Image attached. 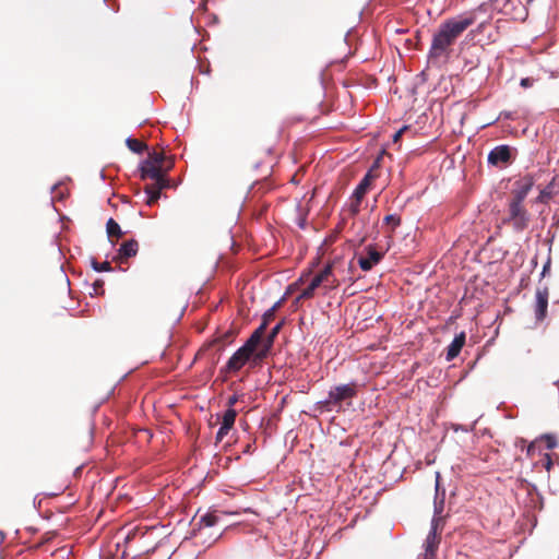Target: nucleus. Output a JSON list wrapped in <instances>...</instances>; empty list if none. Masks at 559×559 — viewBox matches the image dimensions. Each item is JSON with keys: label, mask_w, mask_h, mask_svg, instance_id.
Wrapping results in <instances>:
<instances>
[{"label": "nucleus", "mask_w": 559, "mask_h": 559, "mask_svg": "<svg viewBox=\"0 0 559 559\" xmlns=\"http://www.w3.org/2000/svg\"><path fill=\"white\" fill-rule=\"evenodd\" d=\"M475 21V14L467 12L442 22L432 37L428 52L429 60L435 62L441 57L448 58L451 46Z\"/></svg>", "instance_id": "f257e3e1"}, {"label": "nucleus", "mask_w": 559, "mask_h": 559, "mask_svg": "<svg viewBox=\"0 0 559 559\" xmlns=\"http://www.w3.org/2000/svg\"><path fill=\"white\" fill-rule=\"evenodd\" d=\"M359 390L360 384L356 381L334 385L330 389L328 396L319 402V408L326 412H343L353 406V400Z\"/></svg>", "instance_id": "f03ea898"}, {"label": "nucleus", "mask_w": 559, "mask_h": 559, "mask_svg": "<svg viewBox=\"0 0 559 559\" xmlns=\"http://www.w3.org/2000/svg\"><path fill=\"white\" fill-rule=\"evenodd\" d=\"M503 223L511 225L515 231H523L528 227L530 214L524 203L509 200L507 215Z\"/></svg>", "instance_id": "7ed1b4c3"}, {"label": "nucleus", "mask_w": 559, "mask_h": 559, "mask_svg": "<svg viewBox=\"0 0 559 559\" xmlns=\"http://www.w3.org/2000/svg\"><path fill=\"white\" fill-rule=\"evenodd\" d=\"M140 170L142 179L150 178L154 180L155 183L159 185V189H166L169 187V181L160 166L153 164L151 160H145L142 163Z\"/></svg>", "instance_id": "20e7f679"}, {"label": "nucleus", "mask_w": 559, "mask_h": 559, "mask_svg": "<svg viewBox=\"0 0 559 559\" xmlns=\"http://www.w3.org/2000/svg\"><path fill=\"white\" fill-rule=\"evenodd\" d=\"M535 181L531 175H526L515 181L510 200L524 203Z\"/></svg>", "instance_id": "39448f33"}, {"label": "nucleus", "mask_w": 559, "mask_h": 559, "mask_svg": "<svg viewBox=\"0 0 559 559\" xmlns=\"http://www.w3.org/2000/svg\"><path fill=\"white\" fill-rule=\"evenodd\" d=\"M367 255L358 257V265L365 272L370 271L374 265L379 264L384 257L383 252L378 251L372 245L365 248Z\"/></svg>", "instance_id": "423d86ee"}, {"label": "nucleus", "mask_w": 559, "mask_h": 559, "mask_svg": "<svg viewBox=\"0 0 559 559\" xmlns=\"http://www.w3.org/2000/svg\"><path fill=\"white\" fill-rule=\"evenodd\" d=\"M253 352L248 349L246 346L238 348L226 364V370L228 372L239 371L250 359Z\"/></svg>", "instance_id": "0eeeda50"}, {"label": "nucleus", "mask_w": 559, "mask_h": 559, "mask_svg": "<svg viewBox=\"0 0 559 559\" xmlns=\"http://www.w3.org/2000/svg\"><path fill=\"white\" fill-rule=\"evenodd\" d=\"M549 290L547 286H538L535 293V318L537 321L545 319L548 308Z\"/></svg>", "instance_id": "6e6552de"}, {"label": "nucleus", "mask_w": 559, "mask_h": 559, "mask_svg": "<svg viewBox=\"0 0 559 559\" xmlns=\"http://www.w3.org/2000/svg\"><path fill=\"white\" fill-rule=\"evenodd\" d=\"M488 163L493 166H500L511 160V148L508 145H498L488 154Z\"/></svg>", "instance_id": "1a4fd4ad"}, {"label": "nucleus", "mask_w": 559, "mask_h": 559, "mask_svg": "<svg viewBox=\"0 0 559 559\" xmlns=\"http://www.w3.org/2000/svg\"><path fill=\"white\" fill-rule=\"evenodd\" d=\"M439 544H440V537L437 534V520L433 519L432 527L425 540V559H433L435 558Z\"/></svg>", "instance_id": "9d476101"}, {"label": "nucleus", "mask_w": 559, "mask_h": 559, "mask_svg": "<svg viewBox=\"0 0 559 559\" xmlns=\"http://www.w3.org/2000/svg\"><path fill=\"white\" fill-rule=\"evenodd\" d=\"M465 338L466 336L464 332H461L460 334L455 335V337L453 338V341L451 342L447 349L445 358L448 361H451L459 356L462 347L465 344Z\"/></svg>", "instance_id": "9b49d317"}, {"label": "nucleus", "mask_w": 559, "mask_h": 559, "mask_svg": "<svg viewBox=\"0 0 559 559\" xmlns=\"http://www.w3.org/2000/svg\"><path fill=\"white\" fill-rule=\"evenodd\" d=\"M139 251V243L136 240L131 239L126 242H123L119 250H118V257L119 259H129L132 257H135Z\"/></svg>", "instance_id": "f8f14e48"}, {"label": "nucleus", "mask_w": 559, "mask_h": 559, "mask_svg": "<svg viewBox=\"0 0 559 559\" xmlns=\"http://www.w3.org/2000/svg\"><path fill=\"white\" fill-rule=\"evenodd\" d=\"M371 181H372V175L370 171H368L364 176V178L360 180V182L357 185V187L353 191L352 195L354 198H356L357 200H362L371 185Z\"/></svg>", "instance_id": "ddd939ff"}, {"label": "nucleus", "mask_w": 559, "mask_h": 559, "mask_svg": "<svg viewBox=\"0 0 559 559\" xmlns=\"http://www.w3.org/2000/svg\"><path fill=\"white\" fill-rule=\"evenodd\" d=\"M265 330H266V322H262L261 325L247 340V342L243 344V346H246L251 352H254L257 346L261 342Z\"/></svg>", "instance_id": "4468645a"}, {"label": "nucleus", "mask_w": 559, "mask_h": 559, "mask_svg": "<svg viewBox=\"0 0 559 559\" xmlns=\"http://www.w3.org/2000/svg\"><path fill=\"white\" fill-rule=\"evenodd\" d=\"M320 277H313L310 284L300 293L298 299H309L313 297L316 289L321 286Z\"/></svg>", "instance_id": "2eb2a0df"}, {"label": "nucleus", "mask_w": 559, "mask_h": 559, "mask_svg": "<svg viewBox=\"0 0 559 559\" xmlns=\"http://www.w3.org/2000/svg\"><path fill=\"white\" fill-rule=\"evenodd\" d=\"M163 189H159V185L155 183L154 186H147L145 188V193L147 195L146 204L153 205L157 202V200L160 198V191Z\"/></svg>", "instance_id": "dca6fc26"}, {"label": "nucleus", "mask_w": 559, "mask_h": 559, "mask_svg": "<svg viewBox=\"0 0 559 559\" xmlns=\"http://www.w3.org/2000/svg\"><path fill=\"white\" fill-rule=\"evenodd\" d=\"M219 521V516L215 512H210L201 516L200 525L201 527H211L217 524Z\"/></svg>", "instance_id": "f3484780"}, {"label": "nucleus", "mask_w": 559, "mask_h": 559, "mask_svg": "<svg viewBox=\"0 0 559 559\" xmlns=\"http://www.w3.org/2000/svg\"><path fill=\"white\" fill-rule=\"evenodd\" d=\"M126 144L130 151L138 154L142 153L146 148V145L143 142L132 138H128L126 140Z\"/></svg>", "instance_id": "a211bd4d"}, {"label": "nucleus", "mask_w": 559, "mask_h": 559, "mask_svg": "<svg viewBox=\"0 0 559 559\" xmlns=\"http://www.w3.org/2000/svg\"><path fill=\"white\" fill-rule=\"evenodd\" d=\"M362 200H357L350 195L349 202L346 206V211L350 217H355L360 211V204Z\"/></svg>", "instance_id": "6ab92c4d"}, {"label": "nucleus", "mask_w": 559, "mask_h": 559, "mask_svg": "<svg viewBox=\"0 0 559 559\" xmlns=\"http://www.w3.org/2000/svg\"><path fill=\"white\" fill-rule=\"evenodd\" d=\"M106 230L108 237H120L122 234L119 224L114 218L107 221Z\"/></svg>", "instance_id": "aec40b11"}, {"label": "nucleus", "mask_w": 559, "mask_h": 559, "mask_svg": "<svg viewBox=\"0 0 559 559\" xmlns=\"http://www.w3.org/2000/svg\"><path fill=\"white\" fill-rule=\"evenodd\" d=\"M439 473H437V477H436V491H437V495H436V499H438V491H439ZM443 506H444V493L442 495V498L440 499V501L438 500H435V514L436 515H441L442 511H443Z\"/></svg>", "instance_id": "412c9836"}, {"label": "nucleus", "mask_w": 559, "mask_h": 559, "mask_svg": "<svg viewBox=\"0 0 559 559\" xmlns=\"http://www.w3.org/2000/svg\"><path fill=\"white\" fill-rule=\"evenodd\" d=\"M537 440L538 442H545L546 449L548 450H551L557 447V439L554 435L546 433L540 436V438H538Z\"/></svg>", "instance_id": "4be33fe9"}, {"label": "nucleus", "mask_w": 559, "mask_h": 559, "mask_svg": "<svg viewBox=\"0 0 559 559\" xmlns=\"http://www.w3.org/2000/svg\"><path fill=\"white\" fill-rule=\"evenodd\" d=\"M384 223L391 226L390 233H393L395 228L401 225V217L395 214H390L384 217Z\"/></svg>", "instance_id": "5701e85b"}, {"label": "nucleus", "mask_w": 559, "mask_h": 559, "mask_svg": "<svg viewBox=\"0 0 559 559\" xmlns=\"http://www.w3.org/2000/svg\"><path fill=\"white\" fill-rule=\"evenodd\" d=\"M222 423H223V425L216 435V441H218V442L222 441L224 439V437L229 432V430L233 428V425L235 421H222Z\"/></svg>", "instance_id": "b1692460"}, {"label": "nucleus", "mask_w": 559, "mask_h": 559, "mask_svg": "<svg viewBox=\"0 0 559 559\" xmlns=\"http://www.w3.org/2000/svg\"><path fill=\"white\" fill-rule=\"evenodd\" d=\"M475 423L476 421H473L468 425H460L457 423H451V426L450 428L454 431V432H459L460 430L461 431H464V432H468V431H472L475 427Z\"/></svg>", "instance_id": "393cba45"}, {"label": "nucleus", "mask_w": 559, "mask_h": 559, "mask_svg": "<svg viewBox=\"0 0 559 559\" xmlns=\"http://www.w3.org/2000/svg\"><path fill=\"white\" fill-rule=\"evenodd\" d=\"M92 267L96 272H108V271H111L110 263L107 262V261H105V262H97L96 260H92Z\"/></svg>", "instance_id": "a878e982"}, {"label": "nucleus", "mask_w": 559, "mask_h": 559, "mask_svg": "<svg viewBox=\"0 0 559 559\" xmlns=\"http://www.w3.org/2000/svg\"><path fill=\"white\" fill-rule=\"evenodd\" d=\"M332 276V264H328L324 269L319 272L316 277H320L321 283L329 282V278Z\"/></svg>", "instance_id": "bb28decb"}, {"label": "nucleus", "mask_w": 559, "mask_h": 559, "mask_svg": "<svg viewBox=\"0 0 559 559\" xmlns=\"http://www.w3.org/2000/svg\"><path fill=\"white\" fill-rule=\"evenodd\" d=\"M164 154L163 153H159V152H153V153H150L148 155V159L147 160H151L153 164L155 165H158L162 167V164L164 162Z\"/></svg>", "instance_id": "cd10ccee"}, {"label": "nucleus", "mask_w": 559, "mask_h": 559, "mask_svg": "<svg viewBox=\"0 0 559 559\" xmlns=\"http://www.w3.org/2000/svg\"><path fill=\"white\" fill-rule=\"evenodd\" d=\"M282 326H283V322H280V323H277V324H276V325L271 330V332H270V334H269V337H267V342H269V344H270V345L273 343L274 338L276 337V335H277V334H278V332L281 331Z\"/></svg>", "instance_id": "c85d7f7f"}, {"label": "nucleus", "mask_w": 559, "mask_h": 559, "mask_svg": "<svg viewBox=\"0 0 559 559\" xmlns=\"http://www.w3.org/2000/svg\"><path fill=\"white\" fill-rule=\"evenodd\" d=\"M274 314H275V307H271L263 314V321L262 322H266V326H267L270 321L274 318Z\"/></svg>", "instance_id": "c756f323"}, {"label": "nucleus", "mask_w": 559, "mask_h": 559, "mask_svg": "<svg viewBox=\"0 0 559 559\" xmlns=\"http://www.w3.org/2000/svg\"><path fill=\"white\" fill-rule=\"evenodd\" d=\"M551 198V192L548 191L547 189H544L540 191L538 198H537V201L538 202H546V200L550 199Z\"/></svg>", "instance_id": "7c9ffc66"}, {"label": "nucleus", "mask_w": 559, "mask_h": 559, "mask_svg": "<svg viewBox=\"0 0 559 559\" xmlns=\"http://www.w3.org/2000/svg\"><path fill=\"white\" fill-rule=\"evenodd\" d=\"M136 435H143V437L145 438V440H150L152 438V432L146 429V428H140V429H136Z\"/></svg>", "instance_id": "2f4dec72"}, {"label": "nucleus", "mask_w": 559, "mask_h": 559, "mask_svg": "<svg viewBox=\"0 0 559 559\" xmlns=\"http://www.w3.org/2000/svg\"><path fill=\"white\" fill-rule=\"evenodd\" d=\"M237 416V412L233 408H228L222 419H235Z\"/></svg>", "instance_id": "473e14b6"}, {"label": "nucleus", "mask_w": 559, "mask_h": 559, "mask_svg": "<svg viewBox=\"0 0 559 559\" xmlns=\"http://www.w3.org/2000/svg\"><path fill=\"white\" fill-rule=\"evenodd\" d=\"M499 118L506 119V120H513V119H515V114L512 111H502L500 114Z\"/></svg>", "instance_id": "72a5a7b5"}, {"label": "nucleus", "mask_w": 559, "mask_h": 559, "mask_svg": "<svg viewBox=\"0 0 559 559\" xmlns=\"http://www.w3.org/2000/svg\"><path fill=\"white\" fill-rule=\"evenodd\" d=\"M538 443V440H534L532 441L528 445H527V455L528 456H532L534 454V451H535V448H536V444Z\"/></svg>", "instance_id": "f704fd0d"}, {"label": "nucleus", "mask_w": 559, "mask_h": 559, "mask_svg": "<svg viewBox=\"0 0 559 559\" xmlns=\"http://www.w3.org/2000/svg\"><path fill=\"white\" fill-rule=\"evenodd\" d=\"M407 129V127L402 128L393 135V141L396 142L402 136L403 132Z\"/></svg>", "instance_id": "c9c22d12"}, {"label": "nucleus", "mask_w": 559, "mask_h": 559, "mask_svg": "<svg viewBox=\"0 0 559 559\" xmlns=\"http://www.w3.org/2000/svg\"><path fill=\"white\" fill-rule=\"evenodd\" d=\"M531 85H532V81H531V79H528V78H524V79H522V80H521V86H523V87H528V86H531Z\"/></svg>", "instance_id": "e433bc0d"}, {"label": "nucleus", "mask_w": 559, "mask_h": 559, "mask_svg": "<svg viewBox=\"0 0 559 559\" xmlns=\"http://www.w3.org/2000/svg\"><path fill=\"white\" fill-rule=\"evenodd\" d=\"M552 466V462H551V459H550V455L549 454H546V463H545V467L547 471H549Z\"/></svg>", "instance_id": "4c0bfd02"}, {"label": "nucleus", "mask_w": 559, "mask_h": 559, "mask_svg": "<svg viewBox=\"0 0 559 559\" xmlns=\"http://www.w3.org/2000/svg\"><path fill=\"white\" fill-rule=\"evenodd\" d=\"M549 266H550V261H548L544 267H543V271H542V275L544 276L546 274V272L549 270Z\"/></svg>", "instance_id": "58836bf2"}, {"label": "nucleus", "mask_w": 559, "mask_h": 559, "mask_svg": "<svg viewBox=\"0 0 559 559\" xmlns=\"http://www.w3.org/2000/svg\"><path fill=\"white\" fill-rule=\"evenodd\" d=\"M281 304H282V300H278L277 302H275V304L273 305V307H275V311H276V310H277V308L281 306Z\"/></svg>", "instance_id": "ea45409f"}, {"label": "nucleus", "mask_w": 559, "mask_h": 559, "mask_svg": "<svg viewBox=\"0 0 559 559\" xmlns=\"http://www.w3.org/2000/svg\"><path fill=\"white\" fill-rule=\"evenodd\" d=\"M337 285H338V283L336 282V280H333V281L331 282V284H330V286H331V287H335V286H337Z\"/></svg>", "instance_id": "a19ab883"}, {"label": "nucleus", "mask_w": 559, "mask_h": 559, "mask_svg": "<svg viewBox=\"0 0 559 559\" xmlns=\"http://www.w3.org/2000/svg\"><path fill=\"white\" fill-rule=\"evenodd\" d=\"M58 189H59V185H55V186H52V192H57V191H58Z\"/></svg>", "instance_id": "79ce46f5"}, {"label": "nucleus", "mask_w": 559, "mask_h": 559, "mask_svg": "<svg viewBox=\"0 0 559 559\" xmlns=\"http://www.w3.org/2000/svg\"><path fill=\"white\" fill-rule=\"evenodd\" d=\"M242 423H243V425H242L243 430H247L248 429V423L247 421H242Z\"/></svg>", "instance_id": "37998d69"}, {"label": "nucleus", "mask_w": 559, "mask_h": 559, "mask_svg": "<svg viewBox=\"0 0 559 559\" xmlns=\"http://www.w3.org/2000/svg\"><path fill=\"white\" fill-rule=\"evenodd\" d=\"M235 402H236V397H231V399H229V404H230V405H231V404H234Z\"/></svg>", "instance_id": "c03bdc74"}, {"label": "nucleus", "mask_w": 559, "mask_h": 559, "mask_svg": "<svg viewBox=\"0 0 559 559\" xmlns=\"http://www.w3.org/2000/svg\"><path fill=\"white\" fill-rule=\"evenodd\" d=\"M484 23H480L479 26H478V29L480 31L483 27H484Z\"/></svg>", "instance_id": "a18cd8bd"}]
</instances>
